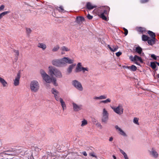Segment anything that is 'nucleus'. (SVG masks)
I'll use <instances>...</instances> for the list:
<instances>
[{
	"instance_id": "28",
	"label": "nucleus",
	"mask_w": 159,
	"mask_h": 159,
	"mask_svg": "<svg viewBox=\"0 0 159 159\" xmlns=\"http://www.w3.org/2000/svg\"><path fill=\"white\" fill-rule=\"evenodd\" d=\"M0 82L2 84L4 87L7 86V82L4 79L0 77Z\"/></svg>"
},
{
	"instance_id": "4",
	"label": "nucleus",
	"mask_w": 159,
	"mask_h": 159,
	"mask_svg": "<svg viewBox=\"0 0 159 159\" xmlns=\"http://www.w3.org/2000/svg\"><path fill=\"white\" fill-rule=\"evenodd\" d=\"M60 60L61 67L66 66L67 64H72L74 61L73 59H71L68 57H64Z\"/></svg>"
},
{
	"instance_id": "25",
	"label": "nucleus",
	"mask_w": 159,
	"mask_h": 159,
	"mask_svg": "<svg viewBox=\"0 0 159 159\" xmlns=\"http://www.w3.org/2000/svg\"><path fill=\"white\" fill-rule=\"evenodd\" d=\"M37 47L41 48L43 50H44L46 48V45L43 43H39L37 45Z\"/></svg>"
},
{
	"instance_id": "10",
	"label": "nucleus",
	"mask_w": 159,
	"mask_h": 159,
	"mask_svg": "<svg viewBox=\"0 0 159 159\" xmlns=\"http://www.w3.org/2000/svg\"><path fill=\"white\" fill-rule=\"evenodd\" d=\"M149 155L154 158H157L158 157V154L157 152L156 149L154 147H152L148 150Z\"/></svg>"
},
{
	"instance_id": "39",
	"label": "nucleus",
	"mask_w": 159,
	"mask_h": 159,
	"mask_svg": "<svg viewBox=\"0 0 159 159\" xmlns=\"http://www.w3.org/2000/svg\"><path fill=\"white\" fill-rule=\"evenodd\" d=\"M95 124L100 129L102 128V126L100 123L97 122V123H95Z\"/></svg>"
},
{
	"instance_id": "27",
	"label": "nucleus",
	"mask_w": 159,
	"mask_h": 159,
	"mask_svg": "<svg viewBox=\"0 0 159 159\" xmlns=\"http://www.w3.org/2000/svg\"><path fill=\"white\" fill-rule=\"evenodd\" d=\"M156 40L155 38H153V39L149 38L148 40V43L149 45H152L155 43Z\"/></svg>"
},
{
	"instance_id": "42",
	"label": "nucleus",
	"mask_w": 159,
	"mask_h": 159,
	"mask_svg": "<svg viewBox=\"0 0 159 159\" xmlns=\"http://www.w3.org/2000/svg\"><path fill=\"white\" fill-rule=\"evenodd\" d=\"M151 57L155 60H159V57H158V59H157V57H156V56L154 54H152L151 55Z\"/></svg>"
},
{
	"instance_id": "54",
	"label": "nucleus",
	"mask_w": 159,
	"mask_h": 159,
	"mask_svg": "<svg viewBox=\"0 0 159 159\" xmlns=\"http://www.w3.org/2000/svg\"><path fill=\"white\" fill-rule=\"evenodd\" d=\"M126 30L125 31L124 34L125 35H126L128 34V31L127 30Z\"/></svg>"
},
{
	"instance_id": "9",
	"label": "nucleus",
	"mask_w": 159,
	"mask_h": 159,
	"mask_svg": "<svg viewBox=\"0 0 159 159\" xmlns=\"http://www.w3.org/2000/svg\"><path fill=\"white\" fill-rule=\"evenodd\" d=\"M72 84L77 90L80 91H82L83 90V88L82 85L80 82L76 80H73L72 81Z\"/></svg>"
},
{
	"instance_id": "8",
	"label": "nucleus",
	"mask_w": 159,
	"mask_h": 159,
	"mask_svg": "<svg viewBox=\"0 0 159 159\" xmlns=\"http://www.w3.org/2000/svg\"><path fill=\"white\" fill-rule=\"evenodd\" d=\"M111 108L114 112L119 115H121L123 113L124 109L122 105L120 104L116 107H111Z\"/></svg>"
},
{
	"instance_id": "38",
	"label": "nucleus",
	"mask_w": 159,
	"mask_h": 159,
	"mask_svg": "<svg viewBox=\"0 0 159 159\" xmlns=\"http://www.w3.org/2000/svg\"><path fill=\"white\" fill-rule=\"evenodd\" d=\"M134 123V124L137 125H139V119L136 117H134L133 119V120Z\"/></svg>"
},
{
	"instance_id": "41",
	"label": "nucleus",
	"mask_w": 159,
	"mask_h": 159,
	"mask_svg": "<svg viewBox=\"0 0 159 159\" xmlns=\"http://www.w3.org/2000/svg\"><path fill=\"white\" fill-rule=\"evenodd\" d=\"M57 10L58 11L60 12H64V10L62 6H60V7L58 8H57Z\"/></svg>"
},
{
	"instance_id": "48",
	"label": "nucleus",
	"mask_w": 159,
	"mask_h": 159,
	"mask_svg": "<svg viewBox=\"0 0 159 159\" xmlns=\"http://www.w3.org/2000/svg\"><path fill=\"white\" fill-rule=\"evenodd\" d=\"M15 54H16V55L17 56H19V52L18 51V50H15V51H14Z\"/></svg>"
},
{
	"instance_id": "57",
	"label": "nucleus",
	"mask_w": 159,
	"mask_h": 159,
	"mask_svg": "<svg viewBox=\"0 0 159 159\" xmlns=\"http://www.w3.org/2000/svg\"><path fill=\"white\" fill-rule=\"evenodd\" d=\"M27 31L28 32H31V30L30 29H26Z\"/></svg>"
},
{
	"instance_id": "47",
	"label": "nucleus",
	"mask_w": 159,
	"mask_h": 159,
	"mask_svg": "<svg viewBox=\"0 0 159 159\" xmlns=\"http://www.w3.org/2000/svg\"><path fill=\"white\" fill-rule=\"evenodd\" d=\"M122 54V53L120 52H119L116 53V55L117 57H119Z\"/></svg>"
},
{
	"instance_id": "50",
	"label": "nucleus",
	"mask_w": 159,
	"mask_h": 159,
	"mask_svg": "<svg viewBox=\"0 0 159 159\" xmlns=\"http://www.w3.org/2000/svg\"><path fill=\"white\" fill-rule=\"evenodd\" d=\"M93 99L94 100H99V97L95 96L93 98Z\"/></svg>"
},
{
	"instance_id": "24",
	"label": "nucleus",
	"mask_w": 159,
	"mask_h": 159,
	"mask_svg": "<svg viewBox=\"0 0 159 159\" xmlns=\"http://www.w3.org/2000/svg\"><path fill=\"white\" fill-rule=\"evenodd\" d=\"M107 47L111 52H113L116 51L118 48L117 46H112L111 47L109 45H108Z\"/></svg>"
},
{
	"instance_id": "34",
	"label": "nucleus",
	"mask_w": 159,
	"mask_h": 159,
	"mask_svg": "<svg viewBox=\"0 0 159 159\" xmlns=\"http://www.w3.org/2000/svg\"><path fill=\"white\" fill-rule=\"evenodd\" d=\"M88 124V121H87L84 119L82 121H81V126L82 127H83L86 125H87Z\"/></svg>"
},
{
	"instance_id": "2",
	"label": "nucleus",
	"mask_w": 159,
	"mask_h": 159,
	"mask_svg": "<svg viewBox=\"0 0 159 159\" xmlns=\"http://www.w3.org/2000/svg\"><path fill=\"white\" fill-rule=\"evenodd\" d=\"M40 73L44 81L48 84L52 83V78L44 70H40Z\"/></svg>"
},
{
	"instance_id": "35",
	"label": "nucleus",
	"mask_w": 159,
	"mask_h": 159,
	"mask_svg": "<svg viewBox=\"0 0 159 159\" xmlns=\"http://www.w3.org/2000/svg\"><path fill=\"white\" fill-rule=\"evenodd\" d=\"M111 102V100L110 99L108 98L104 100H102L100 102L101 103H103L104 104H107L110 103Z\"/></svg>"
},
{
	"instance_id": "30",
	"label": "nucleus",
	"mask_w": 159,
	"mask_h": 159,
	"mask_svg": "<svg viewBox=\"0 0 159 159\" xmlns=\"http://www.w3.org/2000/svg\"><path fill=\"white\" fill-rule=\"evenodd\" d=\"M10 12V11H5L0 14V19H1L5 15L9 13Z\"/></svg>"
},
{
	"instance_id": "7",
	"label": "nucleus",
	"mask_w": 159,
	"mask_h": 159,
	"mask_svg": "<svg viewBox=\"0 0 159 159\" xmlns=\"http://www.w3.org/2000/svg\"><path fill=\"white\" fill-rule=\"evenodd\" d=\"M89 70V68L87 67H84L82 66L81 63L79 62L77 65L75 71V72L78 73L82 71L83 73H84L86 71H88Z\"/></svg>"
},
{
	"instance_id": "59",
	"label": "nucleus",
	"mask_w": 159,
	"mask_h": 159,
	"mask_svg": "<svg viewBox=\"0 0 159 159\" xmlns=\"http://www.w3.org/2000/svg\"><path fill=\"white\" fill-rule=\"evenodd\" d=\"M123 29H124V31H126V30H127L125 28H123Z\"/></svg>"
},
{
	"instance_id": "61",
	"label": "nucleus",
	"mask_w": 159,
	"mask_h": 159,
	"mask_svg": "<svg viewBox=\"0 0 159 159\" xmlns=\"http://www.w3.org/2000/svg\"><path fill=\"white\" fill-rule=\"evenodd\" d=\"M135 63L137 64H138L137 62H135Z\"/></svg>"
},
{
	"instance_id": "1",
	"label": "nucleus",
	"mask_w": 159,
	"mask_h": 159,
	"mask_svg": "<svg viewBox=\"0 0 159 159\" xmlns=\"http://www.w3.org/2000/svg\"><path fill=\"white\" fill-rule=\"evenodd\" d=\"M109 10L110 8L108 7H102L98 9V14L102 19L107 20V18L105 15H107Z\"/></svg>"
},
{
	"instance_id": "15",
	"label": "nucleus",
	"mask_w": 159,
	"mask_h": 159,
	"mask_svg": "<svg viewBox=\"0 0 159 159\" xmlns=\"http://www.w3.org/2000/svg\"><path fill=\"white\" fill-rule=\"evenodd\" d=\"M51 63L53 65L55 66L61 67L60 59L53 60L51 61Z\"/></svg>"
},
{
	"instance_id": "45",
	"label": "nucleus",
	"mask_w": 159,
	"mask_h": 159,
	"mask_svg": "<svg viewBox=\"0 0 159 159\" xmlns=\"http://www.w3.org/2000/svg\"><path fill=\"white\" fill-rule=\"evenodd\" d=\"M5 8V6L3 5H1L0 7V11H1L3 10H4V9Z\"/></svg>"
},
{
	"instance_id": "32",
	"label": "nucleus",
	"mask_w": 159,
	"mask_h": 159,
	"mask_svg": "<svg viewBox=\"0 0 159 159\" xmlns=\"http://www.w3.org/2000/svg\"><path fill=\"white\" fill-rule=\"evenodd\" d=\"M148 34L150 35V36L151 37L152 39H153V38H155V33L152 31L149 30L148 32Z\"/></svg>"
},
{
	"instance_id": "3",
	"label": "nucleus",
	"mask_w": 159,
	"mask_h": 159,
	"mask_svg": "<svg viewBox=\"0 0 159 159\" xmlns=\"http://www.w3.org/2000/svg\"><path fill=\"white\" fill-rule=\"evenodd\" d=\"M30 88L32 92H37L40 88V85L39 82L36 80L31 81L30 84Z\"/></svg>"
},
{
	"instance_id": "11",
	"label": "nucleus",
	"mask_w": 159,
	"mask_h": 159,
	"mask_svg": "<svg viewBox=\"0 0 159 159\" xmlns=\"http://www.w3.org/2000/svg\"><path fill=\"white\" fill-rule=\"evenodd\" d=\"M72 104L73 110L75 112L79 111H81L82 109V105H79L74 102H72Z\"/></svg>"
},
{
	"instance_id": "60",
	"label": "nucleus",
	"mask_w": 159,
	"mask_h": 159,
	"mask_svg": "<svg viewBox=\"0 0 159 159\" xmlns=\"http://www.w3.org/2000/svg\"><path fill=\"white\" fill-rule=\"evenodd\" d=\"M156 63L159 66V63L157 62Z\"/></svg>"
},
{
	"instance_id": "21",
	"label": "nucleus",
	"mask_w": 159,
	"mask_h": 159,
	"mask_svg": "<svg viewBox=\"0 0 159 159\" xmlns=\"http://www.w3.org/2000/svg\"><path fill=\"white\" fill-rule=\"evenodd\" d=\"M131 60L132 61H139L141 63L143 62L141 57L137 55H135L134 57L131 59Z\"/></svg>"
},
{
	"instance_id": "18",
	"label": "nucleus",
	"mask_w": 159,
	"mask_h": 159,
	"mask_svg": "<svg viewBox=\"0 0 159 159\" xmlns=\"http://www.w3.org/2000/svg\"><path fill=\"white\" fill-rule=\"evenodd\" d=\"M60 50L61 51V54L64 55L65 54L66 52H67L70 51V49L65 46H63L61 47Z\"/></svg>"
},
{
	"instance_id": "23",
	"label": "nucleus",
	"mask_w": 159,
	"mask_h": 159,
	"mask_svg": "<svg viewBox=\"0 0 159 159\" xmlns=\"http://www.w3.org/2000/svg\"><path fill=\"white\" fill-rule=\"evenodd\" d=\"M77 23L81 24L84 21V18L81 16H77L76 19Z\"/></svg>"
},
{
	"instance_id": "13",
	"label": "nucleus",
	"mask_w": 159,
	"mask_h": 159,
	"mask_svg": "<svg viewBox=\"0 0 159 159\" xmlns=\"http://www.w3.org/2000/svg\"><path fill=\"white\" fill-rule=\"evenodd\" d=\"M57 69L52 66H50L48 67V72L51 75L54 76Z\"/></svg>"
},
{
	"instance_id": "58",
	"label": "nucleus",
	"mask_w": 159,
	"mask_h": 159,
	"mask_svg": "<svg viewBox=\"0 0 159 159\" xmlns=\"http://www.w3.org/2000/svg\"><path fill=\"white\" fill-rule=\"evenodd\" d=\"M113 157L114 158V159H116V157L114 155L113 156Z\"/></svg>"
},
{
	"instance_id": "44",
	"label": "nucleus",
	"mask_w": 159,
	"mask_h": 159,
	"mask_svg": "<svg viewBox=\"0 0 159 159\" xmlns=\"http://www.w3.org/2000/svg\"><path fill=\"white\" fill-rule=\"evenodd\" d=\"M89 155L90 156H92L93 157H95L96 158H97V156H96L94 153L93 152H91L89 154Z\"/></svg>"
},
{
	"instance_id": "20",
	"label": "nucleus",
	"mask_w": 159,
	"mask_h": 159,
	"mask_svg": "<svg viewBox=\"0 0 159 159\" xmlns=\"http://www.w3.org/2000/svg\"><path fill=\"white\" fill-rule=\"evenodd\" d=\"M54 76L57 78H61L62 77V75L61 71L58 69H57Z\"/></svg>"
},
{
	"instance_id": "55",
	"label": "nucleus",
	"mask_w": 159,
	"mask_h": 159,
	"mask_svg": "<svg viewBox=\"0 0 159 159\" xmlns=\"http://www.w3.org/2000/svg\"><path fill=\"white\" fill-rule=\"evenodd\" d=\"M113 140V138L112 137H110L109 139V141L110 142L112 141Z\"/></svg>"
},
{
	"instance_id": "37",
	"label": "nucleus",
	"mask_w": 159,
	"mask_h": 159,
	"mask_svg": "<svg viewBox=\"0 0 159 159\" xmlns=\"http://www.w3.org/2000/svg\"><path fill=\"white\" fill-rule=\"evenodd\" d=\"M57 80L55 78H52V83L53 85L55 86H57L58 85V84L56 82Z\"/></svg>"
},
{
	"instance_id": "56",
	"label": "nucleus",
	"mask_w": 159,
	"mask_h": 159,
	"mask_svg": "<svg viewBox=\"0 0 159 159\" xmlns=\"http://www.w3.org/2000/svg\"><path fill=\"white\" fill-rule=\"evenodd\" d=\"M5 152V154H7V155H10L12 154L8 153V151H6Z\"/></svg>"
},
{
	"instance_id": "40",
	"label": "nucleus",
	"mask_w": 159,
	"mask_h": 159,
	"mask_svg": "<svg viewBox=\"0 0 159 159\" xmlns=\"http://www.w3.org/2000/svg\"><path fill=\"white\" fill-rule=\"evenodd\" d=\"M99 100L105 99L107 98V96L105 95H101L99 96Z\"/></svg>"
},
{
	"instance_id": "17",
	"label": "nucleus",
	"mask_w": 159,
	"mask_h": 159,
	"mask_svg": "<svg viewBox=\"0 0 159 159\" xmlns=\"http://www.w3.org/2000/svg\"><path fill=\"white\" fill-rule=\"evenodd\" d=\"M56 101L60 102L62 108V110L63 111L66 109V103L62 98L61 97L58 99H57V100Z\"/></svg>"
},
{
	"instance_id": "12",
	"label": "nucleus",
	"mask_w": 159,
	"mask_h": 159,
	"mask_svg": "<svg viewBox=\"0 0 159 159\" xmlns=\"http://www.w3.org/2000/svg\"><path fill=\"white\" fill-rule=\"evenodd\" d=\"M115 128L116 131L120 135L124 136L126 137L127 135L122 129L118 125H116L115 126Z\"/></svg>"
},
{
	"instance_id": "46",
	"label": "nucleus",
	"mask_w": 159,
	"mask_h": 159,
	"mask_svg": "<svg viewBox=\"0 0 159 159\" xmlns=\"http://www.w3.org/2000/svg\"><path fill=\"white\" fill-rule=\"evenodd\" d=\"M93 16L90 15L89 14H88V15L87 16V18L89 20H91L93 18Z\"/></svg>"
},
{
	"instance_id": "49",
	"label": "nucleus",
	"mask_w": 159,
	"mask_h": 159,
	"mask_svg": "<svg viewBox=\"0 0 159 159\" xmlns=\"http://www.w3.org/2000/svg\"><path fill=\"white\" fill-rule=\"evenodd\" d=\"M149 0H141V2L142 3H145L148 1Z\"/></svg>"
},
{
	"instance_id": "6",
	"label": "nucleus",
	"mask_w": 159,
	"mask_h": 159,
	"mask_svg": "<svg viewBox=\"0 0 159 159\" xmlns=\"http://www.w3.org/2000/svg\"><path fill=\"white\" fill-rule=\"evenodd\" d=\"M108 119L109 113L105 108H103L102 114L101 121L103 123L106 124L107 122Z\"/></svg>"
},
{
	"instance_id": "43",
	"label": "nucleus",
	"mask_w": 159,
	"mask_h": 159,
	"mask_svg": "<svg viewBox=\"0 0 159 159\" xmlns=\"http://www.w3.org/2000/svg\"><path fill=\"white\" fill-rule=\"evenodd\" d=\"M151 66L153 69H155L156 67V65L155 63L154 62H152L151 63Z\"/></svg>"
},
{
	"instance_id": "51",
	"label": "nucleus",
	"mask_w": 159,
	"mask_h": 159,
	"mask_svg": "<svg viewBox=\"0 0 159 159\" xmlns=\"http://www.w3.org/2000/svg\"><path fill=\"white\" fill-rule=\"evenodd\" d=\"M92 121L94 124H95V123L96 122L97 120L95 118H93L92 119Z\"/></svg>"
},
{
	"instance_id": "19",
	"label": "nucleus",
	"mask_w": 159,
	"mask_h": 159,
	"mask_svg": "<svg viewBox=\"0 0 159 159\" xmlns=\"http://www.w3.org/2000/svg\"><path fill=\"white\" fill-rule=\"evenodd\" d=\"M70 65L67 69V72L68 74L71 73L72 71V70L76 66V64H71Z\"/></svg>"
},
{
	"instance_id": "22",
	"label": "nucleus",
	"mask_w": 159,
	"mask_h": 159,
	"mask_svg": "<svg viewBox=\"0 0 159 159\" xmlns=\"http://www.w3.org/2000/svg\"><path fill=\"white\" fill-rule=\"evenodd\" d=\"M86 7L88 9L90 10L96 7V5H93L91 3L89 2L87 3Z\"/></svg>"
},
{
	"instance_id": "5",
	"label": "nucleus",
	"mask_w": 159,
	"mask_h": 159,
	"mask_svg": "<svg viewBox=\"0 0 159 159\" xmlns=\"http://www.w3.org/2000/svg\"><path fill=\"white\" fill-rule=\"evenodd\" d=\"M60 60L61 67L66 66L67 64H72L74 61L73 59H71L68 57H64Z\"/></svg>"
},
{
	"instance_id": "26",
	"label": "nucleus",
	"mask_w": 159,
	"mask_h": 159,
	"mask_svg": "<svg viewBox=\"0 0 159 159\" xmlns=\"http://www.w3.org/2000/svg\"><path fill=\"white\" fill-rule=\"evenodd\" d=\"M125 67L132 71H135L137 70L136 67L134 65H133L131 66H125Z\"/></svg>"
},
{
	"instance_id": "31",
	"label": "nucleus",
	"mask_w": 159,
	"mask_h": 159,
	"mask_svg": "<svg viewBox=\"0 0 159 159\" xmlns=\"http://www.w3.org/2000/svg\"><path fill=\"white\" fill-rule=\"evenodd\" d=\"M120 152L124 156V157L125 159H129V158L127 155V154L126 153L124 152L123 150L122 149H120Z\"/></svg>"
},
{
	"instance_id": "53",
	"label": "nucleus",
	"mask_w": 159,
	"mask_h": 159,
	"mask_svg": "<svg viewBox=\"0 0 159 159\" xmlns=\"http://www.w3.org/2000/svg\"><path fill=\"white\" fill-rule=\"evenodd\" d=\"M46 87L47 89L50 88V85H49V84H46Z\"/></svg>"
},
{
	"instance_id": "29",
	"label": "nucleus",
	"mask_w": 159,
	"mask_h": 159,
	"mask_svg": "<svg viewBox=\"0 0 159 159\" xmlns=\"http://www.w3.org/2000/svg\"><path fill=\"white\" fill-rule=\"evenodd\" d=\"M135 51L140 54L141 56L143 55V53H142V49L139 47H138L136 48Z\"/></svg>"
},
{
	"instance_id": "33",
	"label": "nucleus",
	"mask_w": 159,
	"mask_h": 159,
	"mask_svg": "<svg viewBox=\"0 0 159 159\" xmlns=\"http://www.w3.org/2000/svg\"><path fill=\"white\" fill-rule=\"evenodd\" d=\"M59 46L58 45H57L54 47L53 48L52 50V51L53 52H56V51H57L59 49Z\"/></svg>"
},
{
	"instance_id": "16",
	"label": "nucleus",
	"mask_w": 159,
	"mask_h": 159,
	"mask_svg": "<svg viewBox=\"0 0 159 159\" xmlns=\"http://www.w3.org/2000/svg\"><path fill=\"white\" fill-rule=\"evenodd\" d=\"M20 77V72H18L15 79L14 80V84L15 86H17L19 84V81Z\"/></svg>"
},
{
	"instance_id": "36",
	"label": "nucleus",
	"mask_w": 159,
	"mask_h": 159,
	"mask_svg": "<svg viewBox=\"0 0 159 159\" xmlns=\"http://www.w3.org/2000/svg\"><path fill=\"white\" fill-rule=\"evenodd\" d=\"M149 37L145 35H143L142 36V39L144 41H148Z\"/></svg>"
},
{
	"instance_id": "62",
	"label": "nucleus",
	"mask_w": 159,
	"mask_h": 159,
	"mask_svg": "<svg viewBox=\"0 0 159 159\" xmlns=\"http://www.w3.org/2000/svg\"><path fill=\"white\" fill-rule=\"evenodd\" d=\"M158 77H159V75H158Z\"/></svg>"
},
{
	"instance_id": "52",
	"label": "nucleus",
	"mask_w": 159,
	"mask_h": 159,
	"mask_svg": "<svg viewBox=\"0 0 159 159\" xmlns=\"http://www.w3.org/2000/svg\"><path fill=\"white\" fill-rule=\"evenodd\" d=\"M82 154L84 155L85 156H86L87 155V153L86 152H82Z\"/></svg>"
},
{
	"instance_id": "14",
	"label": "nucleus",
	"mask_w": 159,
	"mask_h": 159,
	"mask_svg": "<svg viewBox=\"0 0 159 159\" xmlns=\"http://www.w3.org/2000/svg\"><path fill=\"white\" fill-rule=\"evenodd\" d=\"M52 93L54 95V97L56 100H57L61 97L60 96L59 92L54 88H52L51 90Z\"/></svg>"
}]
</instances>
